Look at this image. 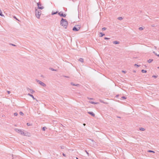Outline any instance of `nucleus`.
I'll return each mask as SVG.
<instances>
[{
  "label": "nucleus",
  "mask_w": 159,
  "mask_h": 159,
  "mask_svg": "<svg viewBox=\"0 0 159 159\" xmlns=\"http://www.w3.org/2000/svg\"><path fill=\"white\" fill-rule=\"evenodd\" d=\"M122 17H119L118 18V19L119 20H121L122 19Z\"/></svg>",
  "instance_id": "nucleus-22"
},
{
  "label": "nucleus",
  "mask_w": 159,
  "mask_h": 159,
  "mask_svg": "<svg viewBox=\"0 0 159 159\" xmlns=\"http://www.w3.org/2000/svg\"><path fill=\"white\" fill-rule=\"evenodd\" d=\"M50 69H51L52 71H57V70H55L52 68H50Z\"/></svg>",
  "instance_id": "nucleus-26"
},
{
  "label": "nucleus",
  "mask_w": 159,
  "mask_h": 159,
  "mask_svg": "<svg viewBox=\"0 0 159 159\" xmlns=\"http://www.w3.org/2000/svg\"><path fill=\"white\" fill-rule=\"evenodd\" d=\"M10 44L11 45H12V46H16V45H14V44H12V43H11Z\"/></svg>",
  "instance_id": "nucleus-36"
},
{
  "label": "nucleus",
  "mask_w": 159,
  "mask_h": 159,
  "mask_svg": "<svg viewBox=\"0 0 159 159\" xmlns=\"http://www.w3.org/2000/svg\"><path fill=\"white\" fill-rule=\"evenodd\" d=\"M157 56H158V57H159V54L158 55H157Z\"/></svg>",
  "instance_id": "nucleus-50"
},
{
  "label": "nucleus",
  "mask_w": 159,
  "mask_h": 159,
  "mask_svg": "<svg viewBox=\"0 0 159 159\" xmlns=\"http://www.w3.org/2000/svg\"><path fill=\"white\" fill-rule=\"evenodd\" d=\"M21 129H15V131L19 134L20 133L21 131Z\"/></svg>",
  "instance_id": "nucleus-11"
},
{
  "label": "nucleus",
  "mask_w": 159,
  "mask_h": 159,
  "mask_svg": "<svg viewBox=\"0 0 159 159\" xmlns=\"http://www.w3.org/2000/svg\"><path fill=\"white\" fill-rule=\"evenodd\" d=\"M14 18L15 19H16L17 20V19L16 18V17L15 16H14Z\"/></svg>",
  "instance_id": "nucleus-43"
},
{
  "label": "nucleus",
  "mask_w": 159,
  "mask_h": 159,
  "mask_svg": "<svg viewBox=\"0 0 159 159\" xmlns=\"http://www.w3.org/2000/svg\"><path fill=\"white\" fill-rule=\"evenodd\" d=\"M0 16H4V15L2 13V12L1 10L0 9Z\"/></svg>",
  "instance_id": "nucleus-15"
},
{
  "label": "nucleus",
  "mask_w": 159,
  "mask_h": 159,
  "mask_svg": "<svg viewBox=\"0 0 159 159\" xmlns=\"http://www.w3.org/2000/svg\"><path fill=\"white\" fill-rule=\"evenodd\" d=\"M7 93L8 94H10V93L11 92L9 91H8Z\"/></svg>",
  "instance_id": "nucleus-44"
},
{
  "label": "nucleus",
  "mask_w": 159,
  "mask_h": 159,
  "mask_svg": "<svg viewBox=\"0 0 159 159\" xmlns=\"http://www.w3.org/2000/svg\"><path fill=\"white\" fill-rule=\"evenodd\" d=\"M100 102H101L104 103V102H103V101H102V100H100Z\"/></svg>",
  "instance_id": "nucleus-42"
},
{
  "label": "nucleus",
  "mask_w": 159,
  "mask_h": 159,
  "mask_svg": "<svg viewBox=\"0 0 159 159\" xmlns=\"http://www.w3.org/2000/svg\"><path fill=\"white\" fill-rule=\"evenodd\" d=\"M58 13L57 11H56V12H52V15H55V14H56L57 13Z\"/></svg>",
  "instance_id": "nucleus-20"
},
{
  "label": "nucleus",
  "mask_w": 159,
  "mask_h": 159,
  "mask_svg": "<svg viewBox=\"0 0 159 159\" xmlns=\"http://www.w3.org/2000/svg\"><path fill=\"white\" fill-rule=\"evenodd\" d=\"M89 102L91 103H92V104H98V102H94L91 101H89Z\"/></svg>",
  "instance_id": "nucleus-12"
},
{
  "label": "nucleus",
  "mask_w": 159,
  "mask_h": 159,
  "mask_svg": "<svg viewBox=\"0 0 159 159\" xmlns=\"http://www.w3.org/2000/svg\"><path fill=\"white\" fill-rule=\"evenodd\" d=\"M139 130L141 131H144L145 130V129L143 128H140L139 129Z\"/></svg>",
  "instance_id": "nucleus-21"
},
{
  "label": "nucleus",
  "mask_w": 159,
  "mask_h": 159,
  "mask_svg": "<svg viewBox=\"0 0 159 159\" xmlns=\"http://www.w3.org/2000/svg\"><path fill=\"white\" fill-rule=\"evenodd\" d=\"M14 115L15 116H17V115H18V114L17 113H14Z\"/></svg>",
  "instance_id": "nucleus-31"
},
{
  "label": "nucleus",
  "mask_w": 159,
  "mask_h": 159,
  "mask_svg": "<svg viewBox=\"0 0 159 159\" xmlns=\"http://www.w3.org/2000/svg\"><path fill=\"white\" fill-rule=\"evenodd\" d=\"M61 148H63V147H61Z\"/></svg>",
  "instance_id": "nucleus-52"
},
{
  "label": "nucleus",
  "mask_w": 159,
  "mask_h": 159,
  "mask_svg": "<svg viewBox=\"0 0 159 159\" xmlns=\"http://www.w3.org/2000/svg\"><path fill=\"white\" fill-rule=\"evenodd\" d=\"M64 77H66V78H69V77L67 76H64Z\"/></svg>",
  "instance_id": "nucleus-45"
},
{
  "label": "nucleus",
  "mask_w": 159,
  "mask_h": 159,
  "mask_svg": "<svg viewBox=\"0 0 159 159\" xmlns=\"http://www.w3.org/2000/svg\"><path fill=\"white\" fill-rule=\"evenodd\" d=\"M153 61L152 59H149L148 61V63H150L151 62Z\"/></svg>",
  "instance_id": "nucleus-16"
},
{
  "label": "nucleus",
  "mask_w": 159,
  "mask_h": 159,
  "mask_svg": "<svg viewBox=\"0 0 159 159\" xmlns=\"http://www.w3.org/2000/svg\"><path fill=\"white\" fill-rule=\"evenodd\" d=\"M27 125L28 126H30V125H31L29 123H27Z\"/></svg>",
  "instance_id": "nucleus-30"
},
{
  "label": "nucleus",
  "mask_w": 159,
  "mask_h": 159,
  "mask_svg": "<svg viewBox=\"0 0 159 159\" xmlns=\"http://www.w3.org/2000/svg\"><path fill=\"white\" fill-rule=\"evenodd\" d=\"M141 72L143 73H146L147 72V71L144 70H141Z\"/></svg>",
  "instance_id": "nucleus-18"
},
{
  "label": "nucleus",
  "mask_w": 159,
  "mask_h": 159,
  "mask_svg": "<svg viewBox=\"0 0 159 159\" xmlns=\"http://www.w3.org/2000/svg\"><path fill=\"white\" fill-rule=\"evenodd\" d=\"M19 134L27 136H30L31 135L30 134V133L26 131L24 132L23 130H21Z\"/></svg>",
  "instance_id": "nucleus-3"
},
{
  "label": "nucleus",
  "mask_w": 159,
  "mask_h": 159,
  "mask_svg": "<svg viewBox=\"0 0 159 159\" xmlns=\"http://www.w3.org/2000/svg\"><path fill=\"white\" fill-rule=\"evenodd\" d=\"M36 16L38 19L39 18L41 14V11L40 10L36 9L35 11Z\"/></svg>",
  "instance_id": "nucleus-2"
},
{
  "label": "nucleus",
  "mask_w": 159,
  "mask_h": 159,
  "mask_svg": "<svg viewBox=\"0 0 159 159\" xmlns=\"http://www.w3.org/2000/svg\"><path fill=\"white\" fill-rule=\"evenodd\" d=\"M153 52L154 53V54H155L156 55H157H157H157L156 53L154 52Z\"/></svg>",
  "instance_id": "nucleus-41"
},
{
  "label": "nucleus",
  "mask_w": 159,
  "mask_h": 159,
  "mask_svg": "<svg viewBox=\"0 0 159 159\" xmlns=\"http://www.w3.org/2000/svg\"><path fill=\"white\" fill-rule=\"evenodd\" d=\"M124 98V99H126V98H125V97L124 96H123L121 98Z\"/></svg>",
  "instance_id": "nucleus-39"
},
{
  "label": "nucleus",
  "mask_w": 159,
  "mask_h": 159,
  "mask_svg": "<svg viewBox=\"0 0 159 159\" xmlns=\"http://www.w3.org/2000/svg\"><path fill=\"white\" fill-rule=\"evenodd\" d=\"M88 113L93 117H94L95 116V114L93 112L89 111L88 112Z\"/></svg>",
  "instance_id": "nucleus-10"
},
{
  "label": "nucleus",
  "mask_w": 159,
  "mask_h": 159,
  "mask_svg": "<svg viewBox=\"0 0 159 159\" xmlns=\"http://www.w3.org/2000/svg\"><path fill=\"white\" fill-rule=\"evenodd\" d=\"M134 66H138V67H139V65H137V64H135L134 65Z\"/></svg>",
  "instance_id": "nucleus-37"
},
{
  "label": "nucleus",
  "mask_w": 159,
  "mask_h": 159,
  "mask_svg": "<svg viewBox=\"0 0 159 159\" xmlns=\"http://www.w3.org/2000/svg\"><path fill=\"white\" fill-rule=\"evenodd\" d=\"M58 14L61 16L65 17L66 16V15L65 14H63V13L61 11L59 12Z\"/></svg>",
  "instance_id": "nucleus-8"
},
{
  "label": "nucleus",
  "mask_w": 159,
  "mask_h": 159,
  "mask_svg": "<svg viewBox=\"0 0 159 159\" xmlns=\"http://www.w3.org/2000/svg\"><path fill=\"white\" fill-rule=\"evenodd\" d=\"M47 129V128L46 127H43V128L42 129L43 130L45 131V129Z\"/></svg>",
  "instance_id": "nucleus-25"
},
{
  "label": "nucleus",
  "mask_w": 159,
  "mask_h": 159,
  "mask_svg": "<svg viewBox=\"0 0 159 159\" xmlns=\"http://www.w3.org/2000/svg\"><path fill=\"white\" fill-rule=\"evenodd\" d=\"M83 125H85V124H83Z\"/></svg>",
  "instance_id": "nucleus-48"
},
{
  "label": "nucleus",
  "mask_w": 159,
  "mask_h": 159,
  "mask_svg": "<svg viewBox=\"0 0 159 159\" xmlns=\"http://www.w3.org/2000/svg\"><path fill=\"white\" fill-rule=\"evenodd\" d=\"M79 85V84H75V86H78Z\"/></svg>",
  "instance_id": "nucleus-46"
},
{
  "label": "nucleus",
  "mask_w": 159,
  "mask_h": 159,
  "mask_svg": "<svg viewBox=\"0 0 159 159\" xmlns=\"http://www.w3.org/2000/svg\"><path fill=\"white\" fill-rule=\"evenodd\" d=\"M76 159H78V158L77 157H76Z\"/></svg>",
  "instance_id": "nucleus-49"
},
{
  "label": "nucleus",
  "mask_w": 159,
  "mask_h": 159,
  "mask_svg": "<svg viewBox=\"0 0 159 159\" xmlns=\"http://www.w3.org/2000/svg\"><path fill=\"white\" fill-rule=\"evenodd\" d=\"M62 155H63L64 156V157H66V155H65L64 153H63L62 154Z\"/></svg>",
  "instance_id": "nucleus-40"
},
{
  "label": "nucleus",
  "mask_w": 159,
  "mask_h": 159,
  "mask_svg": "<svg viewBox=\"0 0 159 159\" xmlns=\"http://www.w3.org/2000/svg\"><path fill=\"white\" fill-rule=\"evenodd\" d=\"M38 8L39 9H42L44 8V7L42 6L41 3L39 2L37 3Z\"/></svg>",
  "instance_id": "nucleus-6"
},
{
  "label": "nucleus",
  "mask_w": 159,
  "mask_h": 159,
  "mask_svg": "<svg viewBox=\"0 0 159 159\" xmlns=\"http://www.w3.org/2000/svg\"><path fill=\"white\" fill-rule=\"evenodd\" d=\"M27 95H28V96H30V97H31V95H32V94H30V93H28V94H27Z\"/></svg>",
  "instance_id": "nucleus-35"
},
{
  "label": "nucleus",
  "mask_w": 159,
  "mask_h": 159,
  "mask_svg": "<svg viewBox=\"0 0 159 159\" xmlns=\"http://www.w3.org/2000/svg\"><path fill=\"white\" fill-rule=\"evenodd\" d=\"M61 25L63 26L64 28L66 29L68 25V22L66 19L62 18L60 21Z\"/></svg>",
  "instance_id": "nucleus-1"
},
{
  "label": "nucleus",
  "mask_w": 159,
  "mask_h": 159,
  "mask_svg": "<svg viewBox=\"0 0 159 159\" xmlns=\"http://www.w3.org/2000/svg\"><path fill=\"white\" fill-rule=\"evenodd\" d=\"M134 72H136L135 71H134Z\"/></svg>",
  "instance_id": "nucleus-51"
},
{
  "label": "nucleus",
  "mask_w": 159,
  "mask_h": 159,
  "mask_svg": "<svg viewBox=\"0 0 159 159\" xmlns=\"http://www.w3.org/2000/svg\"><path fill=\"white\" fill-rule=\"evenodd\" d=\"M122 72L124 73H125L126 72V71H125L122 70Z\"/></svg>",
  "instance_id": "nucleus-38"
},
{
  "label": "nucleus",
  "mask_w": 159,
  "mask_h": 159,
  "mask_svg": "<svg viewBox=\"0 0 159 159\" xmlns=\"http://www.w3.org/2000/svg\"><path fill=\"white\" fill-rule=\"evenodd\" d=\"M27 90L30 92L31 93H33L35 92V91L34 90H33L32 89H30L29 88H27Z\"/></svg>",
  "instance_id": "nucleus-9"
},
{
  "label": "nucleus",
  "mask_w": 159,
  "mask_h": 159,
  "mask_svg": "<svg viewBox=\"0 0 159 159\" xmlns=\"http://www.w3.org/2000/svg\"><path fill=\"white\" fill-rule=\"evenodd\" d=\"M79 61L82 62H84V59L82 58H80L79 59Z\"/></svg>",
  "instance_id": "nucleus-14"
},
{
  "label": "nucleus",
  "mask_w": 159,
  "mask_h": 159,
  "mask_svg": "<svg viewBox=\"0 0 159 159\" xmlns=\"http://www.w3.org/2000/svg\"><path fill=\"white\" fill-rule=\"evenodd\" d=\"M80 29V27L79 25H77L73 28L72 30L74 31H78Z\"/></svg>",
  "instance_id": "nucleus-4"
},
{
  "label": "nucleus",
  "mask_w": 159,
  "mask_h": 159,
  "mask_svg": "<svg viewBox=\"0 0 159 159\" xmlns=\"http://www.w3.org/2000/svg\"><path fill=\"white\" fill-rule=\"evenodd\" d=\"M148 152H153V153H154L155 152L154 151H152V150H148Z\"/></svg>",
  "instance_id": "nucleus-23"
},
{
  "label": "nucleus",
  "mask_w": 159,
  "mask_h": 159,
  "mask_svg": "<svg viewBox=\"0 0 159 159\" xmlns=\"http://www.w3.org/2000/svg\"><path fill=\"white\" fill-rule=\"evenodd\" d=\"M106 29H106V28L104 27V28H102V30H106Z\"/></svg>",
  "instance_id": "nucleus-28"
},
{
  "label": "nucleus",
  "mask_w": 159,
  "mask_h": 159,
  "mask_svg": "<svg viewBox=\"0 0 159 159\" xmlns=\"http://www.w3.org/2000/svg\"><path fill=\"white\" fill-rule=\"evenodd\" d=\"M100 34L101 35V36H100L101 37H102L103 36L105 35V34L102 33H100Z\"/></svg>",
  "instance_id": "nucleus-19"
},
{
  "label": "nucleus",
  "mask_w": 159,
  "mask_h": 159,
  "mask_svg": "<svg viewBox=\"0 0 159 159\" xmlns=\"http://www.w3.org/2000/svg\"><path fill=\"white\" fill-rule=\"evenodd\" d=\"M36 80V81L39 84H40L42 86H43V87H45L46 86V84H44V83H43V82H42V81H41L39 80Z\"/></svg>",
  "instance_id": "nucleus-5"
},
{
  "label": "nucleus",
  "mask_w": 159,
  "mask_h": 159,
  "mask_svg": "<svg viewBox=\"0 0 159 159\" xmlns=\"http://www.w3.org/2000/svg\"><path fill=\"white\" fill-rule=\"evenodd\" d=\"M31 97L32 98L34 99V100H35L37 101H38V100L37 99H35L34 97V96L32 95L31 96Z\"/></svg>",
  "instance_id": "nucleus-17"
},
{
  "label": "nucleus",
  "mask_w": 159,
  "mask_h": 159,
  "mask_svg": "<svg viewBox=\"0 0 159 159\" xmlns=\"http://www.w3.org/2000/svg\"><path fill=\"white\" fill-rule=\"evenodd\" d=\"M104 39H105V40H107V39H110V38H107V37H105L104 38Z\"/></svg>",
  "instance_id": "nucleus-29"
},
{
  "label": "nucleus",
  "mask_w": 159,
  "mask_h": 159,
  "mask_svg": "<svg viewBox=\"0 0 159 159\" xmlns=\"http://www.w3.org/2000/svg\"><path fill=\"white\" fill-rule=\"evenodd\" d=\"M89 140L91 141L92 142V143L91 144V145L92 146L94 147L96 145V143L93 140H91L90 139H89Z\"/></svg>",
  "instance_id": "nucleus-7"
},
{
  "label": "nucleus",
  "mask_w": 159,
  "mask_h": 159,
  "mask_svg": "<svg viewBox=\"0 0 159 159\" xmlns=\"http://www.w3.org/2000/svg\"><path fill=\"white\" fill-rule=\"evenodd\" d=\"M20 115L22 116H23L24 115L23 113L21 111H20Z\"/></svg>",
  "instance_id": "nucleus-24"
},
{
  "label": "nucleus",
  "mask_w": 159,
  "mask_h": 159,
  "mask_svg": "<svg viewBox=\"0 0 159 159\" xmlns=\"http://www.w3.org/2000/svg\"><path fill=\"white\" fill-rule=\"evenodd\" d=\"M157 76H156V75H153L152 77H153L157 78Z\"/></svg>",
  "instance_id": "nucleus-32"
},
{
  "label": "nucleus",
  "mask_w": 159,
  "mask_h": 159,
  "mask_svg": "<svg viewBox=\"0 0 159 159\" xmlns=\"http://www.w3.org/2000/svg\"><path fill=\"white\" fill-rule=\"evenodd\" d=\"M86 152L88 154H89V153L87 151H86Z\"/></svg>",
  "instance_id": "nucleus-47"
},
{
  "label": "nucleus",
  "mask_w": 159,
  "mask_h": 159,
  "mask_svg": "<svg viewBox=\"0 0 159 159\" xmlns=\"http://www.w3.org/2000/svg\"><path fill=\"white\" fill-rule=\"evenodd\" d=\"M157 68H158V69H159V67H157Z\"/></svg>",
  "instance_id": "nucleus-53"
},
{
  "label": "nucleus",
  "mask_w": 159,
  "mask_h": 159,
  "mask_svg": "<svg viewBox=\"0 0 159 159\" xmlns=\"http://www.w3.org/2000/svg\"><path fill=\"white\" fill-rule=\"evenodd\" d=\"M71 84L72 85H75V84L74 83L72 82L71 83Z\"/></svg>",
  "instance_id": "nucleus-33"
},
{
  "label": "nucleus",
  "mask_w": 159,
  "mask_h": 159,
  "mask_svg": "<svg viewBox=\"0 0 159 159\" xmlns=\"http://www.w3.org/2000/svg\"><path fill=\"white\" fill-rule=\"evenodd\" d=\"M87 98L88 99H90V100H93V98H89V97H87Z\"/></svg>",
  "instance_id": "nucleus-34"
},
{
  "label": "nucleus",
  "mask_w": 159,
  "mask_h": 159,
  "mask_svg": "<svg viewBox=\"0 0 159 159\" xmlns=\"http://www.w3.org/2000/svg\"><path fill=\"white\" fill-rule=\"evenodd\" d=\"M113 43L114 44H119V42L118 41H114L113 42Z\"/></svg>",
  "instance_id": "nucleus-13"
},
{
  "label": "nucleus",
  "mask_w": 159,
  "mask_h": 159,
  "mask_svg": "<svg viewBox=\"0 0 159 159\" xmlns=\"http://www.w3.org/2000/svg\"><path fill=\"white\" fill-rule=\"evenodd\" d=\"M139 30H143V28L142 27H140L139 28Z\"/></svg>",
  "instance_id": "nucleus-27"
}]
</instances>
